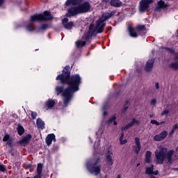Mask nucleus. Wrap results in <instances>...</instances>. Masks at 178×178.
Listing matches in <instances>:
<instances>
[{
  "label": "nucleus",
  "instance_id": "f257e3e1",
  "mask_svg": "<svg viewBox=\"0 0 178 178\" xmlns=\"http://www.w3.org/2000/svg\"><path fill=\"white\" fill-rule=\"evenodd\" d=\"M70 66H65L61 74H58L56 80H59L61 84H67V88L64 89L62 86H57L55 88L57 95H61L63 99V107L66 108L69 102L73 98V94L79 91V87L81 84V77L79 74L70 76L69 72Z\"/></svg>",
  "mask_w": 178,
  "mask_h": 178
},
{
  "label": "nucleus",
  "instance_id": "f03ea898",
  "mask_svg": "<svg viewBox=\"0 0 178 178\" xmlns=\"http://www.w3.org/2000/svg\"><path fill=\"white\" fill-rule=\"evenodd\" d=\"M115 11L111 12H105L102 14V17L96 22V26H94V24H91L89 26V31L86 33L81 40H79L76 42V45L77 48H83L86 45V41L91 39V37L94 34H99L104 31L108 19H111L113 15H115Z\"/></svg>",
  "mask_w": 178,
  "mask_h": 178
},
{
  "label": "nucleus",
  "instance_id": "7ed1b4c3",
  "mask_svg": "<svg viewBox=\"0 0 178 178\" xmlns=\"http://www.w3.org/2000/svg\"><path fill=\"white\" fill-rule=\"evenodd\" d=\"M53 17L51 15V13L49 11H44L43 14H37L31 16V19L28 21L25 25V30L28 31V33H32V31H35V33H38L40 31H44L45 30H48L49 29V24H43L39 28H35L34 26L35 22H46L47 20H52Z\"/></svg>",
  "mask_w": 178,
  "mask_h": 178
},
{
  "label": "nucleus",
  "instance_id": "20e7f679",
  "mask_svg": "<svg viewBox=\"0 0 178 178\" xmlns=\"http://www.w3.org/2000/svg\"><path fill=\"white\" fill-rule=\"evenodd\" d=\"M155 162L157 165H162L165 161L167 163L171 165L175 161H177V153L175 154V151L170 150L168 152V149L162 145L159 146L154 152Z\"/></svg>",
  "mask_w": 178,
  "mask_h": 178
},
{
  "label": "nucleus",
  "instance_id": "39448f33",
  "mask_svg": "<svg viewBox=\"0 0 178 178\" xmlns=\"http://www.w3.org/2000/svg\"><path fill=\"white\" fill-rule=\"evenodd\" d=\"M101 140L98 139L94 145V149L95 154H99L100 155H106V159H104V162L107 166H112L113 165V159L112 158V155H113V152H112V149L108 146H103L99 147V143Z\"/></svg>",
  "mask_w": 178,
  "mask_h": 178
},
{
  "label": "nucleus",
  "instance_id": "423d86ee",
  "mask_svg": "<svg viewBox=\"0 0 178 178\" xmlns=\"http://www.w3.org/2000/svg\"><path fill=\"white\" fill-rule=\"evenodd\" d=\"M98 162H99V158L90 159L86 163V167L88 172L91 175H95V176H97L101 173V165H98Z\"/></svg>",
  "mask_w": 178,
  "mask_h": 178
},
{
  "label": "nucleus",
  "instance_id": "0eeeda50",
  "mask_svg": "<svg viewBox=\"0 0 178 178\" xmlns=\"http://www.w3.org/2000/svg\"><path fill=\"white\" fill-rule=\"evenodd\" d=\"M145 30V26L144 25H138L136 29H134L131 26H128V31L129 33L130 37L136 38L137 37V33L140 31H144Z\"/></svg>",
  "mask_w": 178,
  "mask_h": 178
},
{
  "label": "nucleus",
  "instance_id": "6e6552de",
  "mask_svg": "<svg viewBox=\"0 0 178 178\" xmlns=\"http://www.w3.org/2000/svg\"><path fill=\"white\" fill-rule=\"evenodd\" d=\"M152 2H154V0H142L140 2L139 12H147Z\"/></svg>",
  "mask_w": 178,
  "mask_h": 178
},
{
  "label": "nucleus",
  "instance_id": "1a4fd4ad",
  "mask_svg": "<svg viewBox=\"0 0 178 178\" xmlns=\"http://www.w3.org/2000/svg\"><path fill=\"white\" fill-rule=\"evenodd\" d=\"M80 10L79 9V6L77 7H71L67 10V13H66V16L67 17H72V16H76V15L80 14Z\"/></svg>",
  "mask_w": 178,
  "mask_h": 178
},
{
  "label": "nucleus",
  "instance_id": "9d476101",
  "mask_svg": "<svg viewBox=\"0 0 178 178\" xmlns=\"http://www.w3.org/2000/svg\"><path fill=\"white\" fill-rule=\"evenodd\" d=\"M170 54H172V56L175 58V63H172L170 67L175 70L178 69V54L175 53V50L173 49H167Z\"/></svg>",
  "mask_w": 178,
  "mask_h": 178
},
{
  "label": "nucleus",
  "instance_id": "9b49d317",
  "mask_svg": "<svg viewBox=\"0 0 178 178\" xmlns=\"http://www.w3.org/2000/svg\"><path fill=\"white\" fill-rule=\"evenodd\" d=\"M78 8L79 9L80 13H86V12L90 10L91 6H90V3L85 2L83 4L79 5Z\"/></svg>",
  "mask_w": 178,
  "mask_h": 178
},
{
  "label": "nucleus",
  "instance_id": "f8f14e48",
  "mask_svg": "<svg viewBox=\"0 0 178 178\" xmlns=\"http://www.w3.org/2000/svg\"><path fill=\"white\" fill-rule=\"evenodd\" d=\"M135 144L136 145L133 146V149L135 154H138L141 149V143H140L139 138H135Z\"/></svg>",
  "mask_w": 178,
  "mask_h": 178
},
{
  "label": "nucleus",
  "instance_id": "ddd939ff",
  "mask_svg": "<svg viewBox=\"0 0 178 178\" xmlns=\"http://www.w3.org/2000/svg\"><path fill=\"white\" fill-rule=\"evenodd\" d=\"M168 136V131H163L160 134L156 135L154 137V141H162V140H165Z\"/></svg>",
  "mask_w": 178,
  "mask_h": 178
},
{
  "label": "nucleus",
  "instance_id": "4468645a",
  "mask_svg": "<svg viewBox=\"0 0 178 178\" xmlns=\"http://www.w3.org/2000/svg\"><path fill=\"white\" fill-rule=\"evenodd\" d=\"M56 104V102L55 99H49L46 102H45V106L44 108L48 110V109H52L54 106H55Z\"/></svg>",
  "mask_w": 178,
  "mask_h": 178
},
{
  "label": "nucleus",
  "instance_id": "2eb2a0df",
  "mask_svg": "<svg viewBox=\"0 0 178 178\" xmlns=\"http://www.w3.org/2000/svg\"><path fill=\"white\" fill-rule=\"evenodd\" d=\"M52 141H54V143L56 141V138L55 136V134H50L47 135L46 137V144L47 145H51L52 144Z\"/></svg>",
  "mask_w": 178,
  "mask_h": 178
},
{
  "label": "nucleus",
  "instance_id": "dca6fc26",
  "mask_svg": "<svg viewBox=\"0 0 178 178\" xmlns=\"http://www.w3.org/2000/svg\"><path fill=\"white\" fill-rule=\"evenodd\" d=\"M63 26L67 29V30H71L72 27H73V23L72 22H69V19L64 18L62 21Z\"/></svg>",
  "mask_w": 178,
  "mask_h": 178
},
{
  "label": "nucleus",
  "instance_id": "f3484780",
  "mask_svg": "<svg viewBox=\"0 0 178 178\" xmlns=\"http://www.w3.org/2000/svg\"><path fill=\"white\" fill-rule=\"evenodd\" d=\"M154 62H155L154 58L147 60L145 66V72H150V70L152 69V66H154Z\"/></svg>",
  "mask_w": 178,
  "mask_h": 178
},
{
  "label": "nucleus",
  "instance_id": "a211bd4d",
  "mask_svg": "<svg viewBox=\"0 0 178 178\" xmlns=\"http://www.w3.org/2000/svg\"><path fill=\"white\" fill-rule=\"evenodd\" d=\"M81 3V0H67L65 3V6H74Z\"/></svg>",
  "mask_w": 178,
  "mask_h": 178
},
{
  "label": "nucleus",
  "instance_id": "6ab92c4d",
  "mask_svg": "<svg viewBox=\"0 0 178 178\" xmlns=\"http://www.w3.org/2000/svg\"><path fill=\"white\" fill-rule=\"evenodd\" d=\"M31 140V135L28 134L25 137L22 138L21 140H19V144L22 145H27L30 143Z\"/></svg>",
  "mask_w": 178,
  "mask_h": 178
},
{
  "label": "nucleus",
  "instance_id": "aec40b11",
  "mask_svg": "<svg viewBox=\"0 0 178 178\" xmlns=\"http://www.w3.org/2000/svg\"><path fill=\"white\" fill-rule=\"evenodd\" d=\"M134 124H138V120L135 118L132 119V121L129 123L127 126L122 127L121 130L124 131V130H127V129H130V127H133Z\"/></svg>",
  "mask_w": 178,
  "mask_h": 178
},
{
  "label": "nucleus",
  "instance_id": "412c9836",
  "mask_svg": "<svg viewBox=\"0 0 178 178\" xmlns=\"http://www.w3.org/2000/svg\"><path fill=\"white\" fill-rule=\"evenodd\" d=\"M110 5H111V6H113V8H120V6H122V5H123V3H122V1H120V0H111Z\"/></svg>",
  "mask_w": 178,
  "mask_h": 178
},
{
  "label": "nucleus",
  "instance_id": "4be33fe9",
  "mask_svg": "<svg viewBox=\"0 0 178 178\" xmlns=\"http://www.w3.org/2000/svg\"><path fill=\"white\" fill-rule=\"evenodd\" d=\"M36 124L38 126V128L41 129V130H42L44 127H45V123L40 118L37 120Z\"/></svg>",
  "mask_w": 178,
  "mask_h": 178
},
{
  "label": "nucleus",
  "instance_id": "5701e85b",
  "mask_svg": "<svg viewBox=\"0 0 178 178\" xmlns=\"http://www.w3.org/2000/svg\"><path fill=\"white\" fill-rule=\"evenodd\" d=\"M151 155H152V152L149 151H147L145 153V161L146 163H150L151 162Z\"/></svg>",
  "mask_w": 178,
  "mask_h": 178
},
{
  "label": "nucleus",
  "instance_id": "b1692460",
  "mask_svg": "<svg viewBox=\"0 0 178 178\" xmlns=\"http://www.w3.org/2000/svg\"><path fill=\"white\" fill-rule=\"evenodd\" d=\"M116 119V115H113L112 117H111L109 118L108 120L106 121V124H111L113 122L114 123V126L118 125V122L116 121H115Z\"/></svg>",
  "mask_w": 178,
  "mask_h": 178
},
{
  "label": "nucleus",
  "instance_id": "393cba45",
  "mask_svg": "<svg viewBox=\"0 0 178 178\" xmlns=\"http://www.w3.org/2000/svg\"><path fill=\"white\" fill-rule=\"evenodd\" d=\"M166 6H168V3H165L163 0H160L158 3H157V8H166Z\"/></svg>",
  "mask_w": 178,
  "mask_h": 178
},
{
  "label": "nucleus",
  "instance_id": "a878e982",
  "mask_svg": "<svg viewBox=\"0 0 178 178\" xmlns=\"http://www.w3.org/2000/svg\"><path fill=\"white\" fill-rule=\"evenodd\" d=\"M154 172V165H151L149 167H146L145 173L146 175H152Z\"/></svg>",
  "mask_w": 178,
  "mask_h": 178
},
{
  "label": "nucleus",
  "instance_id": "bb28decb",
  "mask_svg": "<svg viewBox=\"0 0 178 178\" xmlns=\"http://www.w3.org/2000/svg\"><path fill=\"white\" fill-rule=\"evenodd\" d=\"M37 174L40 175L42 173V163H38L37 170H36Z\"/></svg>",
  "mask_w": 178,
  "mask_h": 178
},
{
  "label": "nucleus",
  "instance_id": "cd10ccee",
  "mask_svg": "<svg viewBox=\"0 0 178 178\" xmlns=\"http://www.w3.org/2000/svg\"><path fill=\"white\" fill-rule=\"evenodd\" d=\"M17 133L19 136H22L23 133H24V128L23 127L19 125L17 128Z\"/></svg>",
  "mask_w": 178,
  "mask_h": 178
},
{
  "label": "nucleus",
  "instance_id": "c85d7f7f",
  "mask_svg": "<svg viewBox=\"0 0 178 178\" xmlns=\"http://www.w3.org/2000/svg\"><path fill=\"white\" fill-rule=\"evenodd\" d=\"M123 137H124V133H122L121 134V136L120 137V143L121 145H123L124 144H126V143H127V140H126V139L123 140Z\"/></svg>",
  "mask_w": 178,
  "mask_h": 178
},
{
  "label": "nucleus",
  "instance_id": "c756f323",
  "mask_svg": "<svg viewBox=\"0 0 178 178\" xmlns=\"http://www.w3.org/2000/svg\"><path fill=\"white\" fill-rule=\"evenodd\" d=\"M107 108H108V106H106V105H104L102 106V111H104V113H103L104 118H105L106 116V115H108V113H106V111H105V110L107 109Z\"/></svg>",
  "mask_w": 178,
  "mask_h": 178
},
{
  "label": "nucleus",
  "instance_id": "7c9ffc66",
  "mask_svg": "<svg viewBox=\"0 0 178 178\" xmlns=\"http://www.w3.org/2000/svg\"><path fill=\"white\" fill-rule=\"evenodd\" d=\"M104 134V130L102 129H99V131L97 132V137H102V134Z\"/></svg>",
  "mask_w": 178,
  "mask_h": 178
},
{
  "label": "nucleus",
  "instance_id": "2f4dec72",
  "mask_svg": "<svg viewBox=\"0 0 178 178\" xmlns=\"http://www.w3.org/2000/svg\"><path fill=\"white\" fill-rule=\"evenodd\" d=\"M150 123L152 124H156V126H159V122L158 121L155 120H152L150 121Z\"/></svg>",
  "mask_w": 178,
  "mask_h": 178
},
{
  "label": "nucleus",
  "instance_id": "473e14b6",
  "mask_svg": "<svg viewBox=\"0 0 178 178\" xmlns=\"http://www.w3.org/2000/svg\"><path fill=\"white\" fill-rule=\"evenodd\" d=\"M10 138V136L8 134H6L3 138V141H8Z\"/></svg>",
  "mask_w": 178,
  "mask_h": 178
},
{
  "label": "nucleus",
  "instance_id": "72a5a7b5",
  "mask_svg": "<svg viewBox=\"0 0 178 178\" xmlns=\"http://www.w3.org/2000/svg\"><path fill=\"white\" fill-rule=\"evenodd\" d=\"M168 113H169V110H168V109L164 110V111L161 113V116H165V115H168Z\"/></svg>",
  "mask_w": 178,
  "mask_h": 178
},
{
  "label": "nucleus",
  "instance_id": "f704fd0d",
  "mask_svg": "<svg viewBox=\"0 0 178 178\" xmlns=\"http://www.w3.org/2000/svg\"><path fill=\"white\" fill-rule=\"evenodd\" d=\"M31 118H32V119H35V118H37V113H35V112H31Z\"/></svg>",
  "mask_w": 178,
  "mask_h": 178
},
{
  "label": "nucleus",
  "instance_id": "c9c22d12",
  "mask_svg": "<svg viewBox=\"0 0 178 178\" xmlns=\"http://www.w3.org/2000/svg\"><path fill=\"white\" fill-rule=\"evenodd\" d=\"M156 104V99H152L151 100V105H155Z\"/></svg>",
  "mask_w": 178,
  "mask_h": 178
},
{
  "label": "nucleus",
  "instance_id": "e433bc0d",
  "mask_svg": "<svg viewBox=\"0 0 178 178\" xmlns=\"http://www.w3.org/2000/svg\"><path fill=\"white\" fill-rule=\"evenodd\" d=\"M5 171V166L0 165V172H4Z\"/></svg>",
  "mask_w": 178,
  "mask_h": 178
},
{
  "label": "nucleus",
  "instance_id": "4c0bfd02",
  "mask_svg": "<svg viewBox=\"0 0 178 178\" xmlns=\"http://www.w3.org/2000/svg\"><path fill=\"white\" fill-rule=\"evenodd\" d=\"M177 129H178V124H175L172 127V130L176 131Z\"/></svg>",
  "mask_w": 178,
  "mask_h": 178
},
{
  "label": "nucleus",
  "instance_id": "58836bf2",
  "mask_svg": "<svg viewBox=\"0 0 178 178\" xmlns=\"http://www.w3.org/2000/svg\"><path fill=\"white\" fill-rule=\"evenodd\" d=\"M155 87H156V90H159V83L156 82L155 83Z\"/></svg>",
  "mask_w": 178,
  "mask_h": 178
},
{
  "label": "nucleus",
  "instance_id": "ea45409f",
  "mask_svg": "<svg viewBox=\"0 0 178 178\" xmlns=\"http://www.w3.org/2000/svg\"><path fill=\"white\" fill-rule=\"evenodd\" d=\"M175 131L174 129H172L171 131L169 133V136H172V134H175Z\"/></svg>",
  "mask_w": 178,
  "mask_h": 178
},
{
  "label": "nucleus",
  "instance_id": "a19ab883",
  "mask_svg": "<svg viewBox=\"0 0 178 178\" xmlns=\"http://www.w3.org/2000/svg\"><path fill=\"white\" fill-rule=\"evenodd\" d=\"M3 2H5L4 0H0V6H2V5L3 4Z\"/></svg>",
  "mask_w": 178,
  "mask_h": 178
},
{
  "label": "nucleus",
  "instance_id": "79ce46f5",
  "mask_svg": "<svg viewBox=\"0 0 178 178\" xmlns=\"http://www.w3.org/2000/svg\"><path fill=\"white\" fill-rule=\"evenodd\" d=\"M33 178H41V175L38 174Z\"/></svg>",
  "mask_w": 178,
  "mask_h": 178
},
{
  "label": "nucleus",
  "instance_id": "37998d69",
  "mask_svg": "<svg viewBox=\"0 0 178 178\" xmlns=\"http://www.w3.org/2000/svg\"><path fill=\"white\" fill-rule=\"evenodd\" d=\"M109 2V0H103V3H108Z\"/></svg>",
  "mask_w": 178,
  "mask_h": 178
},
{
  "label": "nucleus",
  "instance_id": "c03bdc74",
  "mask_svg": "<svg viewBox=\"0 0 178 178\" xmlns=\"http://www.w3.org/2000/svg\"><path fill=\"white\" fill-rule=\"evenodd\" d=\"M164 123H165V121H162L161 122H159V126H161V124H164Z\"/></svg>",
  "mask_w": 178,
  "mask_h": 178
},
{
  "label": "nucleus",
  "instance_id": "a18cd8bd",
  "mask_svg": "<svg viewBox=\"0 0 178 178\" xmlns=\"http://www.w3.org/2000/svg\"><path fill=\"white\" fill-rule=\"evenodd\" d=\"M152 173H153V175H155L156 176V175H158L159 172L158 171H155V172H154Z\"/></svg>",
  "mask_w": 178,
  "mask_h": 178
},
{
  "label": "nucleus",
  "instance_id": "49530a36",
  "mask_svg": "<svg viewBox=\"0 0 178 178\" xmlns=\"http://www.w3.org/2000/svg\"><path fill=\"white\" fill-rule=\"evenodd\" d=\"M172 170H178V168H172Z\"/></svg>",
  "mask_w": 178,
  "mask_h": 178
},
{
  "label": "nucleus",
  "instance_id": "de8ad7c7",
  "mask_svg": "<svg viewBox=\"0 0 178 178\" xmlns=\"http://www.w3.org/2000/svg\"><path fill=\"white\" fill-rule=\"evenodd\" d=\"M116 178H121L120 175H118L117 177H116Z\"/></svg>",
  "mask_w": 178,
  "mask_h": 178
},
{
  "label": "nucleus",
  "instance_id": "09e8293b",
  "mask_svg": "<svg viewBox=\"0 0 178 178\" xmlns=\"http://www.w3.org/2000/svg\"><path fill=\"white\" fill-rule=\"evenodd\" d=\"M149 118H154V115H149Z\"/></svg>",
  "mask_w": 178,
  "mask_h": 178
},
{
  "label": "nucleus",
  "instance_id": "8fccbe9b",
  "mask_svg": "<svg viewBox=\"0 0 178 178\" xmlns=\"http://www.w3.org/2000/svg\"><path fill=\"white\" fill-rule=\"evenodd\" d=\"M136 166H137V168H138V166H140V163H138V164L136 165Z\"/></svg>",
  "mask_w": 178,
  "mask_h": 178
},
{
  "label": "nucleus",
  "instance_id": "3c124183",
  "mask_svg": "<svg viewBox=\"0 0 178 178\" xmlns=\"http://www.w3.org/2000/svg\"><path fill=\"white\" fill-rule=\"evenodd\" d=\"M62 140H63V141H65V140H66V139H65V138H62Z\"/></svg>",
  "mask_w": 178,
  "mask_h": 178
},
{
  "label": "nucleus",
  "instance_id": "603ef678",
  "mask_svg": "<svg viewBox=\"0 0 178 178\" xmlns=\"http://www.w3.org/2000/svg\"><path fill=\"white\" fill-rule=\"evenodd\" d=\"M90 143H92V140H91V138H89Z\"/></svg>",
  "mask_w": 178,
  "mask_h": 178
},
{
  "label": "nucleus",
  "instance_id": "864d4df0",
  "mask_svg": "<svg viewBox=\"0 0 178 178\" xmlns=\"http://www.w3.org/2000/svg\"><path fill=\"white\" fill-rule=\"evenodd\" d=\"M176 151L177 152H178V147L176 148Z\"/></svg>",
  "mask_w": 178,
  "mask_h": 178
},
{
  "label": "nucleus",
  "instance_id": "5fc2aeb1",
  "mask_svg": "<svg viewBox=\"0 0 178 178\" xmlns=\"http://www.w3.org/2000/svg\"><path fill=\"white\" fill-rule=\"evenodd\" d=\"M127 109V107H124V111H126Z\"/></svg>",
  "mask_w": 178,
  "mask_h": 178
},
{
  "label": "nucleus",
  "instance_id": "6e6d98bb",
  "mask_svg": "<svg viewBox=\"0 0 178 178\" xmlns=\"http://www.w3.org/2000/svg\"><path fill=\"white\" fill-rule=\"evenodd\" d=\"M99 178H102V176H100V177H99Z\"/></svg>",
  "mask_w": 178,
  "mask_h": 178
}]
</instances>
